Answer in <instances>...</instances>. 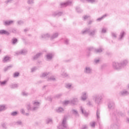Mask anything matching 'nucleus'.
Masks as SVG:
<instances>
[{
  "label": "nucleus",
  "instance_id": "36",
  "mask_svg": "<svg viewBox=\"0 0 129 129\" xmlns=\"http://www.w3.org/2000/svg\"><path fill=\"white\" fill-rule=\"evenodd\" d=\"M20 75V73L16 72L14 74V77H18Z\"/></svg>",
  "mask_w": 129,
  "mask_h": 129
},
{
  "label": "nucleus",
  "instance_id": "2",
  "mask_svg": "<svg viewBox=\"0 0 129 129\" xmlns=\"http://www.w3.org/2000/svg\"><path fill=\"white\" fill-rule=\"evenodd\" d=\"M33 105L36 107H34L33 108H31V105L30 104H28L27 105V109L28 110H32V111H34L35 110H37L38 108H39V106L40 105V103L39 102H34L33 103Z\"/></svg>",
  "mask_w": 129,
  "mask_h": 129
},
{
  "label": "nucleus",
  "instance_id": "17",
  "mask_svg": "<svg viewBox=\"0 0 129 129\" xmlns=\"http://www.w3.org/2000/svg\"><path fill=\"white\" fill-rule=\"evenodd\" d=\"M42 53H37L36 55L33 57V60H37V58H39L40 56H41Z\"/></svg>",
  "mask_w": 129,
  "mask_h": 129
},
{
  "label": "nucleus",
  "instance_id": "1",
  "mask_svg": "<svg viewBox=\"0 0 129 129\" xmlns=\"http://www.w3.org/2000/svg\"><path fill=\"white\" fill-rule=\"evenodd\" d=\"M86 33H88L89 36H94V35L97 33V30H96V29H94L90 30L89 29H87L85 31H82V34H86Z\"/></svg>",
  "mask_w": 129,
  "mask_h": 129
},
{
  "label": "nucleus",
  "instance_id": "12",
  "mask_svg": "<svg viewBox=\"0 0 129 129\" xmlns=\"http://www.w3.org/2000/svg\"><path fill=\"white\" fill-rule=\"evenodd\" d=\"M81 98H82V100H83L84 101V100H86L87 98V96H86V92L83 93Z\"/></svg>",
  "mask_w": 129,
  "mask_h": 129
},
{
  "label": "nucleus",
  "instance_id": "26",
  "mask_svg": "<svg viewBox=\"0 0 129 129\" xmlns=\"http://www.w3.org/2000/svg\"><path fill=\"white\" fill-rule=\"evenodd\" d=\"M48 81H55L56 79L54 77H50L48 79Z\"/></svg>",
  "mask_w": 129,
  "mask_h": 129
},
{
  "label": "nucleus",
  "instance_id": "34",
  "mask_svg": "<svg viewBox=\"0 0 129 129\" xmlns=\"http://www.w3.org/2000/svg\"><path fill=\"white\" fill-rule=\"evenodd\" d=\"M48 74H48L47 73H44L42 74V75L41 76V77H46V76H48Z\"/></svg>",
  "mask_w": 129,
  "mask_h": 129
},
{
  "label": "nucleus",
  "instance_id": "53",
  "mask_svg": "<svg viewBox=\"0 0 129 129\" xmlns=\"http://www.w3.org/2000/svg\"><path fill=\"white\" fill-rule=\"evenodd\" d=\"M69 43V40L68 39H66L65 40V44H66L67 45H68Z\"/></svg>",
  "mask_w": 129,
  "mask_h": 129
},
{
  "label": "nucleus",
  "instance_id": "40",
  "mask_svg": "<svg viewBox=\"0 0 129 129\" xmlns=\"http://www.w3.org/2000/svg\"><path fill=\"white\" fill-rule=\"evenodd\" d=\"M87 2H88V3L93 4V3H95V0H87Z\"/></svg>",
  "mask_w": 129,
  "mask_h": 129
},
{
  "label": "nucleus",
  "instance_id": "48",
  "mask_svg": "<svg viewBox=\"0 0 129 129\" xmlns=\"http://www.w3.org/2000/svg\"><path fill=\"white\" fill-rule=\"evenodd\" d=\"M102 33H106V29L105 28H103L102 30Z\"/></svg>",
  "mask_w": 129,
  "mask_h": 129
},
{
  "label": "nucleus",
  "instance_id": "6",
  "mask_svg": "<svg viewBox=\"0 0 129 129\" xmlns=\"http://www.w3.org/2000/svg\"><path fill=\"white\" fill-rule=\"evenodd\" d=\"M72 4V2L68 1L64 3H61L60 6H61V8H65V7H68V6H71Z\"/></svg>",
  "mask_w": 129,
  "mask_h": 129
},
{
  "label": "nucleus",
  "instance_id": "21",
  "mask_svg": "<svg viewBox=\"0 0 129 129\" xmlns=\"http://www.w3.org/2000/svg\"><path fill=\"white\" fill-rule=\"evenodd\" d=\"M129 92L126 91H123L121 92V95H128Z\"/></svg>",
  "mask_w": 129,
  "mask_h": 129
},
{
  "label": "nucleus",
  "instance_id": "38",
  "mask_svg": "<svg viewBox=\"0 0 129 129\" xmlns=\"http://www.w3.org/2000/svg\"><path fill=\"white\" fill-rule=\"evenodd\" d=\"M7 81H5L4 82H1V85H6V84H7Z\"/></svg>",
  "mask_w": 129,
  "mask_h": 129
},
{
  "label": "nucleus",
  "instance_id": "58",
  "mask_svg": "<svg viewBox=\"0 0 129 129\" xmlns=\"http://www.w3.org/2000/svg\"><path fill=\"white\" fill-rule=\"evenodd\" d=\"M94 62H95V63L97 64V63H98V62H99V59H96V60H95Z\"/></svg>",
  "mask_w": 129,
  "mask_h": 129
},
{
  "label": "nucleus",
  "instance_id": "62",
  "mask_svg": "<svg viewBox=\"0 0 129 129\" xmlns=\"http://www.w3.org/2000/svg\"><path fill=\"white\" fill-rule=\"evenodd\" d=\"M27 31H28V30H27V29H25V30H24V31H25V32H27Z\"/></svg>",
  "mask_w": 129,
  "mask_h": 129
},
{
  "label": "nucleus",
  "instance_id": "29",
  "mask_svg": "<svg viewBox=\"0 0 129 129\" xmlns=\"http://www.w3.org/2000/svg\"><path fill=\"white\" fill-rule=\"evenodd\" d=\"M107 15L105 14L101 18L97 19V21H101V20H102V19L105 18V17H107Z\"/></svg>",
  "mask_w": 129,
  "mask_h": 129
},
{
  "label": "nucleus",
  "instance_id": "57",
  "mask_svg": "<svg viewBox=\"0 0 129 129\" xmlns=\"http://www.w3.org/2000/svg\"><path fill=\"white\" fill-rule=\"evenodd\" d=\"M2 126H3V128H6V124L3 123L2 124Z\"/></svg>",
  "mask_w": 129,
  "mask_h": 129
},
{
  "label": "nucleus",
  "instance_id": "55",
  "mask_svg": "<svg viewBox=\"0 0 129 129\" xmlns=\"http://www.w3.org/2000/svg\"><path fill=\"white\" fill-rule=\"evenodd\" d=\"M37 69L36 68H33L31 69V71L32 72H34V71H35Z\"/></svg>",
  "mask_w": 129,
  "mask_h": 129
},
{
  "label": "nucleus",
  "instance_id": "23",
  "mask_svg": "<svg viewBox=\"0 0 129 129\" xmlns=\"http://www.w3.org/2000/svg\"><path fill=\"white\" fill-rule=\"evenodd\" d=\"M95 53H101L102 52V49L99 48L94 50Z\"/></svg>",
  "mask_w": 129,
  "mask_h": 129
},
{
  "label": "nucleus",
  "instance_id": "59",
  "mask_svg": "<svg viewBox=\"0 0 129 129\" xmlns=\"http://www.w3.org/2000/svg\"><path fill=\"white\" fill-rule=\"evenodd\" d=\"M61 95H62L61 94H58L56 95V97L57 98H59V97H60V96H61Z\"/></svg>",
  "mask_w": 129,
  "mask_h": 129
},
{
  "label": "nucleus",
  "instance_id": "47",
  "mask_svg": "<svg viewBox=\"0 0 129 129\" xmlns=\"http://www.w3.org/2000/svg\"><path fill=\"white\" fill-rule=\"evenodd\" d=\"M16 124L19 125H22V121H18L16 122Z\"/></svg>",
  "mask_w": 129,
  "mask_h": 129
},
{
  "label": "nucleus",
  "instance_id": "25",
  "mask_svg": "<svg viewBox=\"0 0 129 129\" xmlns=\"http://www.w3.org/2000/svg\"><path fill=\"white\" fill-rule=\"evenodd\" d=\"M108 107L110 109L113 108L114 107V104L113 103H111L108 104Z\"/></svg>",
  "mask_w": 129,
  "mask_h": 129
},
{
  "label": "nucleus",
  "instance_id": "31",
  "mask_svg": "<svg viewBox=\"0 0 129 129\" xmlns=\"http://www.w3.org/2000/svg\"><path fill=\"white\" fill-rule=\"evenodd\" d=\"M125 34V33L124 32H121L120 35V39H122L123 38L124 35Z\"/></svg>",
  "mask_w": 129,
  "mask_h": 129
},
{
  "label": "nucleus",
  "instance_id": "3",
  "mask_svg": "<svg viewBox=\"0 0 129 129\" xmlns=\"http://www.w3.org/2000/svg\"><path fill=\"white\" fill-rule=\"evenodd\" d=\"M67 127V117H64L61 125L58 126V129H64Z\"/></svg>",
  "mask_w": 129,
  "mask_h": 129
},
{
  "label": "nucleus",
  "instance_id": "63",
  "mask_svg": "<svg viewBox=\"0 0 129 129\" xmlns=\"http://www.w3.org/2000/svg\"><path fill=\"white\" fill-rule=\"evenodd\" d=\"M92 49V48H89V50L90 51H91V49Z\"/></svg>",
  "mask_w": 129,
  "mask_h": 129
},
{
  "label": "nucleus",
  "instance_id": "50",
  "mask_svg": "<svg viewBox=\"0 0 129 129\" xmlns=\"http://www.w3.org/2000/svg\"><path fill=\"white\" fill-rule=\"evenodd\" d=\"M21 112L22 114H25V110H24L23 109H22L21 110Z\"/></svg>",
  "mask_w": 129,
  "mask_h": 129
},
{
  "label": "nucleus",
  "instance_id": "15",
  "mask_svg": "<svg viewBox=\"0 0 129 129\" xmlns=\"http://www.w3.org/2000/svg\"><path fill=\"white\" fill-rule=\"evenodd\" d=\"M46 58L48 60H51L53 58V54L52 53H48L46 55Z\"/></svg>",
  "mask_w": 129,
  "mask_h": 129
},
{
  "label": "nucleus",
  "instance_id": "52",
  "mask_svg": "<svg viewBox=\"0 0 129 129\" xmlns=\"http://www.w3.org/2000/svg\"><path fill=\"white\" fill-rule=\"evenodd\" d=\"M23 21H18V24H19V25H22V24H23Z\"/></svg>",
  "mask_w": 129,
  "mask_h": 129
},
{
  "label": "nucleus",
  "instance_id": "27",
  "mask_svg": "<svg viewBox=\"0 0 129 129\" xmlns=\"http://www.w3.org/2000/svg\"><path fill=\"white\" fill-rule=\"evenodd\" d=\"M12 43L13 44V45H15V44H16V43H17V42H18V39H17V38H13L12 40Z\"/></svg>",
  "mask_w": 129,
  "mask_h": 129
},
{
  "label": "nucleus",
  "instance_id": "32",
  "mask_svg": "<svg viewBox=\"0 0 129 129\" xmlns=\"http://www.w3.org/2000/svg\"><path fill=\"white\" fill-rule=\"evenodd\" d=\"M122 66H125L127 64V60H124L122 63H121Z\"/></svg>",
  "mask_w": 129,
  "mask_h": 129
},
{
  "label": "nucleus",
  "instance_id": "20",
  "mask_svg": "<svg viewBox=\"0 0 129 129\" xmlns=\"http://www.w3.org/2000/svg\"><path fill=\"white\" fill-rule=\"evenodd\" d=\"M72 112L74 114H75L76 116H79V114H78V112L77 111V110L73 109Z\"/></svg>",
  "mask_w": 129,
  "mask_h": 129
},
{
  "label": "nucleus",
  "instance_id": "49",
  "mask_svg": "<svg viewBox=\"0 0 129 129\" xmlns=\"http://www.w3.org/2000/svg\"><path fill=\"white\" fill-rule=\"evenodd\" d=\"M62 76H64V77H67V76H68V75H67V74H66V73H63L62 74Z\"/></svg>",
  "mask_w": 129,
  "mask_h": 129
},
{
  "label": "nucleus",
  "instance_id": "30",
  "mask_svg": "<svg viewBox=\"0 0 129 129\" xmlns=\"http://www.w3.org/2000/svg\"><path fill=\"white\" fill-rule=\"evenodd\" d=\"M90 124L92 127H95V121L91 122L90 123Z\"/></svg>",
  "mask_w": 129,
  "mask_h": 129
},
{
  "label": "nucleus",
  "instance_id": "11",
  "mask_svg": "<svg viewBox=\"0 0 129 129\" xmlns=\"http://www.w3.org/2000/svg\"><path fill=\"white\" fill-rule=\"evenodd\" d=\"M10 60H11V57H10L8 56H6L3 58V61L4 63H6V62H8V61H10Z\"/></svg>",
  "mask_w": 129,
  "mask_h": 129
},
{
  "label": "nucleus",
  "instance_id": "43",
  "mask_svg": "<svg viewBox=\"0 0 129 129\" xmlns=\"http://www.w3.org/2000/svg\"><path fill=\"white\" fill-rule=\"evenodd\" d=\"M50 122H52V119H47V120H46V123H50Z\"/></svg>",
  "mask_w": 129,
  "mask_h": 129
},
{
  "label": "nucleus",
  "instance_id": "13",
  "mask_svg": "<svg viewBox=\"0 0 129 129\" xmlns=\"http://www.w3.org/2000/svg\"><path fill=\"white\" fill-rule=\"evenodd\" d=\"M80 110L83 114L85 115V116H87L88 115V113L86 112L84 110H83V108L82 107H80Z\"/></svg>",
  "mask_w": 129,
  "mask_h": 129
},
{
  "label": "nucleus",
  "instance_id": "4",
  "mask_svg": "<svg viewBox=\"0 0 129 129\" xmlns=\"http://www.w3.org/2000/svg\"><path fill=\"white\" fill-rule=\"evenodd\" d=\"M121 66H122L121 63H119L118 62H114L112 64L113 68L116 70H119V69H121Z\"/></svg>",
  "mask_w": 129,
  "mask_h": 129
},
{
  "label": "nucleus",
  "instance_id": "18",
  "mask_svg": "<svg viewBox=\"0 0 129 129\" xmlns=\"http://www.w3.org/2000/svg\"><path fill=\"white\" fill-rule=\"evenodd\" d=\"M13 23H14V22L13 21H5L4 22V25H5V26H8L9 25H11V24H13Z\"/></svg>",
  "mask_w": 129,
  "mask_h": 129
},
{
  "label": "nucleus",
  "instance_id": "5",
  "mask_svg": "<svg viewBox=\"0 0 129 129\" xmlns=\"http://www.w3.org/2000/svg\"><path fill=\"white\" fill-rule=\"evenodd\" d=\"M93 99L95 100L96 103L99 104V103H100V101H101V99H102V98L99 95H96L94 96Z\"/></svg>",
  "mask_w": 129,
  "mask_h": 129
},
{
  "label": "nucleus",
  "instance_id": "46",
  "mask_svg": "<svg viewBox=\"0 0 129 129\" xmlns=\"http://www.w3.org/2000/svg\"><path fill=\"white\" fill-rule=\"evenodd\" d=\"M84 18V20H87V19H89V18H90V17L88 16H85L83 17Z\"/></svg>",
  "mask_w": 129,
  "mask_h": 129
},
{
  "label": "nucleus",
  "instance_id": "51",
  "mask_svg": "<svg viewBox=\"0 0 129 129\" xmlns=\"http://www.w3.org/2000/svg\"><path fill=\"white\" fill-rule=\"evenodd\" d=\"M13 0H8L7 1H6L5 2V3L6 4H9V3H12V1Z\"/></svg>",
  "mask_w": 129,
  "mask_h": 129
},
{
  "label": "nucleus",
  "instance_id": "41",
  "mask_svg": "<svg viewBox=\"0 0 129 129\" xmlns=\"http://www.w3.org/2000/svg\"><path fill=\"white\" fill-rule=\"evenodd\" d=\"M71 86H72L71 84H68L66 85V88H69V89L71 88Z\"/></svg>",
  "mask_w": 129,
  "mask_h": 129
},
{
  "label": "nucleus",
  "instance_id": "9",
  "mask_svg": "<svg viewBox=\"0 0 129 129\" xmlns=\"http://www.w3.org/2000/svg\"><path fill=\"white\" fill-rule=\"evenodd\" d=\"M58 36H59V33H53L51 35L50 39H51V40H53V39H56V38H57Z\"/></svg>",
  "mask_w": 129,
  "mask_h": 129
},
{
  "label": "nucleus",
  "instance_id": "61",
  "mask_svg": "<svg viewBox=\"0 0 129 129\" xmlns=\"http://www.w3.org/2000/svg\"><path fill=\"white\" fill-rule=\"evenodd\" d=\"M24 115H26L27 116H28V115H29V113H25Z\"/></svg>",
  "mask_w": 129,
  "mask_h": 129
},
{
  "label": "nucleus",
  "instance_id": "45",
  "mask_svg": "<svg viewBox=\"0 0 129 129\" xmlns=\"http://www.w3.org/2000/svg\"><path fill=\"white\" fill-rule=\"evenodd\" d=\"M22 94L23 95V96H28V93H26L25 92H23L22 93Z\"/></svg>",
  "mask_w": 129,
  "mask_h": 129
},
{
  "label": "nucleus",
  "instance_id": "54",
  "mask_svg": "<svg viewBox=\"0 0 129 129\" xmlns=\"http://www.w3.org/2000/svg\"><path fill=\"white\" fill-rule=\"evenodd\" d=\"M87 127H88L87 125H85L83 126L82 129H87Z\"/></svg>",
  "mask_w": 129,
  "mask_h": 129
},
{
  "label": "nucleus",
  "instance_id": "22",
  "mask_svg": "<svg viewBox=\"0 0 129 129\" xmlns=\"http://www.w3.org/2000/svg\"><path fill=\"white\" fill-rule=\"evenodd\" d=\"M42 38H44V39L50 38V35H49L48 34H43L42 35Z\"/></svg>",
  "mask_w": 129,
  "mask_h": 129
},
{
  "label": "nucleus",
  "instance_id": "10",
  "mask_svg": "<svg viewBox=\"0 0 129 129\" xmlns=\"http://www.w3.org/2000/svg\"><path fill=\"white\" fill-rule=\"evenodd\" d=\"M10 35V33L6 30H0V35Z\"/></svg>",
  "mask_w": 129,
  "mask_h": 129
},
{
  "label": "nucleus",
  "instance_id": "28",
  "mask_svg": "<svg viewBox=\"0 0 129 129\" xmlns=\"http://www.w3.org/2000/svg\"><path fill=\"white\" fill-rule=\"evenodd\" d=\"M100 114V111H99V110H97V112H96V115H97V118H100V117H99V115Z\"/></svg>",
  "mask_w": 129,
  "mask_h": 129
},
{
  "label": "nucleus",
  "instance_id": "60",
  "mask_svg": "<svg viewBox=\"0 0 129 129\" xmlns=\"http://www.w3.org/2000/svg\"><path fill=\"white\" fill-rule=\"evenodd\" d=\"M88 104V105H91V102H90V101H89Z\"/></svg>",
  "mask_w": 129,
  "mask_h": 129
},
{
  "label": "nucleus",
  "instance_id": "56",
  "mask_svg": "<svg viewBox=\"0 0 129 129\" xmlns=\"http://www.w3.org/2000/svg\"><path fill=\"white\" fill-rule=\"evenodd\" d=\"M112 37H114V38H116V34L115 33H112Z\"/></svg>",
  "mask_w": 129,
  "mask_h": 129
},
{
  "label": "nucleus",
  "instance_id": "7",
  "mask_svg": "<svg viewBox=\"0 0 129 129\" xmlns=\"http://www.w3.org/2000/svg\"><path fill=\"white\" fill-rule=\"evenodd\" d=\"M27 50L25 49L21 50L20 51L16 52L15 56H17V55H21V54L22 55H25V54H27Z\"/></svg>",
  "mask_w": 129,
  "mask_h": 129
},
{
  "label": "nucleus",
  "instance_id": "42",
  "mask_svg": "<svg viewBox=\"0 0 129 129\" xmlns=\"http://www.w3.org/2000/svg\"><path fill=\"white\" fill-rule=\"evenodd\" d=\"M64 103L65 105H67V104H69V103H71V101L70 102V101H64Z\"/></svg>",
  "mask_w": 129,
  "mask_h": 129
},
{
  "label": "nucleus",
  "instance_id": "35",
  "mask_svg": "<svg viewBox=\"0 0 129 129\" xmlns=\"http://www.w3.org/2000/svg\"><path fill=\"white\" fill-rule=\"evenodd\" d=\"M12 67H13L12 66H9L8 67H7V68H6L5 69H4V71L6 72V71H8V70H9V69H10V68H12Z\"/></svg>",
  "mask_w": 129,
  "mask_h": 129
},
{
  "label": "nucleus",
  "instance_id": "14",
  "mask_svg": "<svg viewBox=\"0 0 129 129\" xmlns=\"http://www.w3.org/2000/svg\"><path fill=\"white\" fill-rule=\"evenodd\" d=\"M92 70L89 67H86L85 68V73L89 74L91 73Z\"/></svg>",
  "mask_w": 129,
  "mask_h": 129
},
{
  "label": "nucleus",
  "instance_id": "19",
  "mask_svg": "<svg viewBox=\"0 0 129 129\" xmlns=\"http://www.w3.org/2000/svg\"><path fill=\"white\" fill-rule=\"evenodd\" d=\"M6 109H7L6 105H0V111L6 110Z\"/></svg>",
  "mask_w": 129,
  "mask_h": 129
},
{
  "label": "nucleus",
  "instance_id": "37",
  "mask_svg": "<svg viewBox=\"0 0 129 129\" xmlns=\"http://www.w3.org/2000/svg\"><path fill=\"white\" fill-rule=\"evenodd\" d=\"M76 11L78 13H81L82 12V11L80 9L79 7H77L76 8Z\"/></svg>",
  "mask_w": 129,
  "mask_h": 129
},
{
  "label": "nucleus",
  "instance_id": "64",
  "mask_svg": "<svg viewBox=\"0 0 129 129\" xmlns=\"http://www.w3.org/2000/svg\"><path fill=\"white\" fill-rule=\"evenodd\" d=\"M127 121L129 122V118H127Z\"/></svg>",
  "mask_w": 129,
  "mask_h": 129
},
{
  "label": "nucleus",
  "instance_id": "39",
  "mask_svg": "<svg viewBox=\"0 0 129 129\" xmlns=\"http://www.w3.org/2000/svg\"><path fill=\"white\" fill-rule=\"evenodd\" d=\"M28 4L31 5V4H34V1L33 0H28Z\"/></svg>",
  "mask_w": 129,
  "mask_h": 129
},
{
  "label": "nucleus",
  "instance_id": "33",
  "mask_svg": "<svg viewBox=\"0 0 129 129\" xmlns=\"http://www.w3.org/2000/svg\"><path fill=\"white\" fill-rule=\"evenodd\" d=\"M61 15H62V13L61 12H59L58 13V14H57V13H54L53 14V16L54 17H55V16H61Z\"/></svg>",
  "mask_w": 129,
  "mask_h": 129
},
{
  "label": "nucleus",
  "instance_id": "16",
  "mask_svg": "<svg viewBox=\"0 0 129 129\" xmlns=\"http://www.w3.org/2000/svg\"><path fill=\"white\" fill-rule=\"evenodd\" d=\"M56 112H58V113L63 112V111H64V109H63V108L60 107L56 109Z\"/></svg>",
  "mask_w": 129,
  "mask_h": 129
},
{
  "label": "nucleus",
  "instance_id": "8",
  "mask_svg": "<svg viewBox=\"0 0 129 129\" xmlns=\"http://www.w3.org/2000/svg\"><path fill=\"white\" fill-rule=\"evenodd\" d=\"M71 103L72 104H74V105L75 104H77L78 103V99L77 98H74L71 101Z\"/></svg>",
  "mask_w": 129,
  "mask_h": 129
},
{
  "label": "nucleus",
  "instance_id": "44",
  "mask_svg": "<svg viewBox=\"0 0 129 129\" xmlns=\"http://www.w3.org/2000/svg\"><path fill=\"white\" fill-rule=\"evenodd\" d=\"M17 114H18V112H17L16 111L13 112L11 113V115L13 116L17 115Z\"/></svg>",
  "mask_w": 129,
  "mask_h": 129
},
{
  "label": "nucleus",
  "instance_id": "24",
  "mask_svg": "<svg viewBox=\"0 0 129 129\" xmlns=\"http://www.w3.org/2000/svg\"><path fill=\"white\" fill-rule=\"evenodd\" d=\"M18 87V84H13L10 85L11 88H13V89L17 88V87Z\"/></svg>",
  "mask_w": 129,
  "mask_h": 129
}]
</instances>
